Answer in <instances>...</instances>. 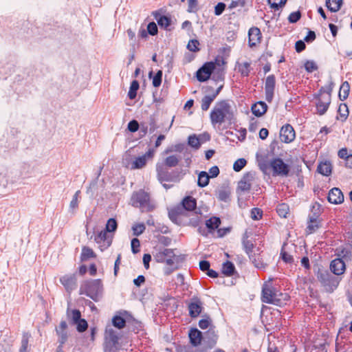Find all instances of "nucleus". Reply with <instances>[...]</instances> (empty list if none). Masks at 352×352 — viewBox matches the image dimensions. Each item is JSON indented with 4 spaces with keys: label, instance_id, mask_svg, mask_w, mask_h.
Segmentation results:
<instances>
[{
    "label": "nucleus",
    "instance_id": "18",
    "mask_svg": "<svg viewBox=\"0 0 352 352\" xmlns=\"http://www.w3.org/2000/svg\"><path fill=\"white\" fill-rule=\"evenodd\" d=\"M65 329H66V322L65 321H61L59 327L56 328V333L59 336V342L60 344L57 347L56 352H64L63 350V344H65L66 341V333H65Z\"/></svg>",
    "mask_w": 352,
    "mask_h": 352
},
{
    "label": "nucleus",
    "instance_id": "3",
    "mask_svg": "<svg viewBox=\"0 0 352 352\" xmlns=\"http://www.w3.org/2000/svg\"><path fill=\"white\" fill-rule=\"evenodd\" d=\"M184 257L181 255H176L171 249H164L155 255L157 262L166 263L167 265L173 267L166 271V274H170L173 270L177 269V264L182 262Z\"/></svg>",
    "mask_w": 352,
    "mask_h": 352
},
{
    "label": "nucleus",
    "instance_id": "52",
    "mask_svg": "<svg viewBox=\"0 0 352 352\" xmlns=\"http://www.w3.org/2000/svg\"><path fill=\"white\" fill-rule=\"evenodd\" d=\"M188 144L193 148H198L200 146L199 140L195 135L190 136Z\"/></svg>",
    "mask_w": 352,
    "mask_h": 352
},
{
    "label": "nucleus",
    "instance_id": "1",
    "mask_svg": "<svg viewBox=\"0 0 352 352\" xmlns=\"http://www.w3.org/2000/svg\"><path fill=\"white\" fill-rule=\"evenodd\" d=\"M210 117L213 125L221 124L226 122L232 123L235 120L234 111L228 100L217 102Z\"/></svg>",
    "mask_w": 352,
    "mask_h": 352
},
{
    "label": "nucleus",
    "instance_id": "24",
    "mask_svg": "<svg viewBox=\"0 0 352 352\" xmlns=\"http://www.w3.org/2000/svg\"><path fill=\"white\" fill-rule=\"evenodd\" d=\"M181 205L184 207L187 212L192 211L196 208L197 206L196 199L191 196H188L183 199Z\"/></svg>",
    "mask_w": 352,
    "mask_h": 352
},
{
    "label": "nucleus",
    "instance_id": "7",
    "mask_svg": "<svg viewBox=\"0 0 352 352\" xmlns=\"http://www.w3.org/2000/svg\"><path fill=\"white\" fill-rule=\"evenodd\" d=\"M270 166L274 171V175L287 176L289 173V166L283 160L276 158L272 160Z\"/></svg>",
    "mask_w": 352,
    "mask_h": 352
},
{
    "label": "nucleus",
    "instance_id": "20",
    "mask_svg": "<svg viewBox=\"0 0 352 352\" xmlns=\"http://www.w3.org/2000/svg\"><path fill=\"white\" fill-rule=\"evenodd\" d=\"M328 201L334 204H339L344 201V195L338 188H332L328 195Z\"/></svg>",
    "mask_w": 352,
    "mask_h": 352
},
{
    "label": "nucleus",
    "instance_id": "22",
    "mask_svg": "<svg viewBox=\"0 0 352 352\" xmlns=\"http://www.w3.org/2000/svg\"><path fill=\"white\" fill-rule=\"evenodd\" d=\"M243 245L247 254H249L250 258L256 267H261L263 264L259 258L256 259L255 255H252V252L254 248V244L249 240H243Z\"/></svg>",
    "mask_w": 352,
    "mask_h": 352
},
{
    "label": "nucleus",
    "instance_id": "26",
    "mask_svg": "<svg viewBox=\"0 0 352 352\" xmlns=\"http://www.w3.org/2000/svg\"><path fill=\"white\" fill-rule=\"evenodd\" d=\"M317 170L320 174L329 176L331 173L332 166L329 162H321L318 165Z\"/></svg>",
    "mask_w": 352,
    "mask_h": 352
},
{
    "label": "nucleus",
    "instance_id": "17",
    "mask_svg": "<svg viewBox=\"0 0 352 352\" xmlns=\"http://www.w3.org/2000/svg\"><path fill=\"white\" fill-rule=\"evenodd\" d=\"M331 272L334 275H342L346 270V265L342 258H336L331 262Z\"/></svg>",
    "mask_w": 352,
    "mask_h": 352
},
{
    "label": "nucleus",
    "instance_id": "50",
    "mask_svg": "<svg viewBox=\"0 0 352 352\" xmlns=\"http://www.w3.org/2000/svg\"><path fill=\"white\" fill-rule=\"evenodd\" d=\"M263 211L258 208H254L251 211V217L254 220H258L261 219Z\"/></svg>",
    "mask_w": 352,
    "mask_h": 352
},
{
    "label": "nucleus",
    "instance_id": "13",
    "mask_svg": "<svg viewBox=\"0 0 352 352\" xmlns=\"http://www.w3.org/2000/svg\"><path fill=\"white\" fill-rule=\"evenodd\" d=\"M255 173L254 172H248L238 184V189L241 191H249L251 189L252 182L254 180Z\"/></svg>",
    "mask_w": 352,
    "mask_h": 352
},
{
    "label": "nucleus",
    "instance_id": "29",
    "mask_svg": "<svg viewBox=\"0 0 352 352\" xmlns=\"http://www.w3.org/2000/svg\"><path fill=\"white\" fill-rule=\"evenodd\" d=\"M210 177L209 176L208 173H206L205 171H201L199 174V177H198V182H197L198 186L200 187L206 186L209 183Z\"/></svg>",
    "mask_w": 352,
    "mask_h": 352
},
{
    "label": "nucleus",
    "instance_id": "54",
    "mask_svg": "<svg viewBox=\"0 0 352 352\" xmlns=\"http://www.w3.org/2000/svg\"><path fill=\"white\" fill-rule=\"evenodd\" d=\"M212 320L209 317H206V318L201 319L199 322V326L202 329H206L210 327L211 324Z\"/></svg>",
    "mask_w": 352,
    "mask_h": 352
},
{
    "label": "nucleus",
    "instance_id": "42",
    "mask_svg": "<svg viewBox=\"0 0 352 352\" xmlns=\"http://www.w3.org/2000/svg\"><path fill=\"white\" fill-rule=\"evenodd\" d=\"M338 113L340 117L345 120L349 115V111L346 104H341L338 108Z\"/></svg>",
    "mask_w": 352,
    "mask_h": 352
},
{
    "label": "nucleus",
    "instance_id": "8",
    "mask_svg": "<svg viewBox=\"0 0 352 352\" xmlns=\"http://www.w3.org/2000/svg\"><path fill=\"white\" fill-rule=\"evenodd\" d=\"M214 69V62H208L205 63L198 71L197 72V80L200 82H204L208 80L212 74V72Z\"/></svg>",
    "mask_w": 352,
    "mask_h": 352
},
{
    "label": "nucleus",
    "instance_id": "4",
    "mask_svg": "<svg viewBox=\"0 0 352 352\" xmlns=\"http://www.w3.org/2000/svg\"><path fill=\"white\" fill-rule=\"evenodd\" d=\"M316 277L327 292H333L340 283V279L325 269L318 268Z\"/></svg>",
    "mask_w": 352,
    "mask_h": 352
},
{
    "label": "nucleus",
    "instance_id": "40",
    "mask_svg": "<svg viewBox=\"0 0 352 352\" xmlns=\"http://www.w3.org/2000/svg\"><path fill=\"white\" fill-rule=\"evenodd\" d=\"M117 222L114 219H109L106 225V230L108 232H114L117 229Z\"/></svg>",
    "mask_w": 352,
    "mask_h": 352
},
{
    "label": "nucleus",
    "instance_id": "51",
    "mask_svg": "<svg viewBox=\"0 0 352 352\" xmlns=\"http://www.w3.org/2000/svg\"><path fill=\"white\" fill-rule=\"evenodd\" d=\"M157 173H158V177L159 179L162 181H168L169 180V176L167 171H165L162 168H157Z\"/></svg>",
    "mask_w": 352,
    "mask_h": 352
},
{
    "label": "nucleus",
    "instance_id": "63",
    "mask_svg": "<svg viewBox=\"0 0 352 352\" xmlns=\"http://www.w3.org/2000/svg\"><path fill=\"white\" fill-rule=\"evenodd\" d=\"M77 280L75 275L67 279V288L73 289L76 287Z\"/></svg>",
    "mask_w": 352,
    "mask_h": 352
},
{
    "label": "nucleus",
    "instance_id": "21",
    "mask_svg": "<svg viewBox=\"0 0 352 352\" xmlns=\"http://www.w3.org/2000/svg\"><path fill=\"white\" fill-rule=\"evenodd\" d=\"M202 303L200 300L196 298L188 305L189 315L192 318H197L202 311Z\"/></svg>",
    "mask_w": 352,
    "mask_h": 352
},
{
    "label": "nucleus",
    "instance_id": "61",
    "mask_svg": "<svg viewBox=\"0 0 352 352\" xmlns=\"http://www.w3.org/2000/svg\"><path fill=\"white\" fill-rule=\"evenodd\" d=\"M226 8V4L219 3L214 8V13L216 15H220Z\"/></svg>",
    "mask_w": 352,
    "mask_h": 352
},
{
    "label": "nucleus",
    "instance_id": "32",
    "mask_svg": "<svg viewBox=\"0 0 352 352\" xmlns=\"http://www.w3.org/2000/svg\"><path fill=\"white\" fill-rule=\"evenodd\" d=\"M96 256L94 252L88 247H84L81 254V261H85L90 258H95Z\"/></svg>",
    "mask_w": 352,
    "mask_h": 352
},
{
    "label": "nucleus",
    "instance_id": "28",
    "mask_svg": "<svg viewBox=\"0 0 352 352\" xmlns=\"http://www.w3.org/2000/svg\"><path fill=\"white\" fill-rule=\"evenodd\" d=\"M350 91V85L348 82H344L342 84L339 91V98L341 100H344L347 98Z\"/></svg>",
    "mask_w": 352,
    "mask_h": 352
},
{
    "label": "nucleus",
    "instance_id": "23",
    "mask_svg": "<svg viewBox=\"0 0 352 352\" xmlns=\"http://www.w3.org/2000/svg\"><path fill=\"white\" fill-rule=\"evenodd\" d=\"M267 109V105L264 102H258L252 107V113L257 117L264 115Z\"/></svg>",
    "mask_w": 352,
    "mask_h": 352
},
{
    "label": "nucleus",
    "instance_id": "31",
    "mask_svg": "<svg viewBox=\"0 0 352 352\" xmlns=\"http://www.w3.org/2000/svg\"><path fill=\"white\" fill-rule=\"evenodd\" d=\"M221 224V220L219 217H213L206 221V225L210 230H214L219 228Z\"/></svg>",
    "mask_w": 352,
    "mask_h": 352
},
{
    "label": "nucleus",
    "instance_id": "14",
    "mask_svg": "<svg viewBox=\"0 0 352 352\" xmlns=\"http://www.w3.org/2000/svg\"><path fill=\"white\" fill-rule=\"evenodd\" d=\"M296 137L294 128L290 124L283 126L280 131V139L285 143L292 142Z\"/></svg>",
    "mask_w": 352,
    "mask_h": 352
},
{
    "label": "nucleus",
    "instance_id": "33",
    "mask_svg": "<svg viewBox=\"0 0 352 352\" xmlns=\"http://www.w3.org/2000/svg\"><path fill=\"white\" fill-rule=\"evenodd\" d=\"M230 195V190L228 188H221L218 190V198L223 201H227Z\"/></svg>",
    "mask_w": 352,
    "mask_h": 352
},
{
    "label": "nucleus",
    "instance_id": "34",
    "mask_svg": "<svg viewBox=\"0 0 352 352\" xmlns=\"http://www.w3.org/2000/svg\"><path fill=\"white\" fill-rule=\"evenodd\" d=\"M214 99V96L209 95L204 96L201 100V109L207 111Z\"/></svg>",
    "mask_w": 352,
    "mask_h": 352
},
{
    "label": "nucleus",
    "instance_id": "53",
    "mask_svg": "<svg viewBox=\"0 0 352 352\" xmlns=\"http://www.w3.org/2000/svg\"><path fill=\"white\" fill-rule=\"evenodd\" d=\"M29 338L27 335H24L21 340V346L20 352H27L28 347Z\"/></svg>",
    "mask_w": 352,
    "mask_h": 352
},
{
    "label": "nucleus",
    "instance_id": "30",
    "mask_svg": "<svg viewBox=\"0 0 352 352\" xmlns=\"http://www.w3.org/2000/svg\"><path fill=\"white\" fill-rule=\"evenodd\" d=\"M180 160V157L174 155L167 157L164 160V163L168 167H175L179 164Z\"/></svg>",
    "mask_w": 352,
    "mask_h": 352
},
{
    "label": "nucleus",
    "instance_id": "41",
    "mask_svg": "<svg viewBox=\"0 0 352 352\" xmlns=\"http://www.w3.org/2000/svg\"><path fill=\"white\" fill-rule=\"evenodd\" d=\"M246 163L245 159H239L234 162L233 168L235 171L239 172L246 165Z\"/></svg>",
    "mask_w": 352,
    "mask_h": 352
},
{
    "label": "nucleus",
    "instance_id": "19",
    "mask_svg": "<svg viewBox=\"0 0 352 352\" xmlns=\"http://www.w3.org/2000/svg\"><path fill=\"white\" fill-rule=\"evenodd\" d=\"M249 45L250 47H255L257 44L261 43V32L259 28L254 27L249 30Z\"/></svg>",
    "mask_w": 352,
    "mask_h": 352
},
{
    "label": "nucleus",
    "instance_id": "49",
    "mask_svg": "<svg viewBox=\"0 0 352 352\" xmlns=\"http://www.w3.org/2000/svg\"><path fill=\"white\" fill-rule=\"evenodd\" d=\"M305 69L308 72H312L318 69V66L313 60H307L305 64Z\"/></svg>",
    "mask_w": 352,
    "mask_h": 352
},
{
    "label": "nucleus",
    "instance_id": "48",
    "mask_svg": "<svg viewBox=\"0 0 352 352\" xmlns=\"http://www.w3.org/2000/svg\"><path fill=\"white\" fill-rule=\"evenodd\" d=\"M162 77V72L159 70L153 79V85L155 87H158L161 85Z\"/></svg>",
    "mask_w": 352,
    "mask_h": 352
},
{
    "label": "nucleus",
    "instance_id": "47",
    "mask_svg": "<svg viewBox=\"0 0 352 352\" xmlns=\"http://www.w3.org/2000/svg\"><path fill=\"white\" fill-rule=\"evenodd\" d=\"M146 227L144 223L136 224L133 227V234L135 236H138L143 233Z\"/></svg>",
    "mask_w": 352,
    "mask_h": 352
},
{
    "label": "nucleus",
    "instance_id": "44",
    "mask_svg": "<svg viewBox=\"0 0 352 352\" xmlns=\"http://www.w3.org/2000/svg\"><path fill=\"white\" fill-rule=\"evenodd\" d=\"M157 23L160 26L167 28L170 25V19L166 16H162L157 20Z\"/></svg>",
    "mask_w": 352,
    "mask_h": 352
},
{
    "label": "nucleus",
    "instance_id": "37",
    "mask_svg": "<svg viewBox=\"0 0 352 352\" xmlns=\"http://www.w3.org/2000/svg\"><path fill=\"white\" fill-rule=\"evenodd\" d=\"M113 325L119 329H123L126 325V320L119 316H116L112 319Z\"/></svg>",
    "mask_w": 352,
    "mask_h": 352
},
{
    "label": "nucleus",
    "instance_id": "39",
    "mask_svg": "<svg viewBox=\"0 0 352 352\" xmlns=\"http://www.w3.org/2000/svg\"><path fill=\"white\" fill-rule=\"evenodd\" d=\"M287 0H268L271 7L274 9H278L285 6Z\"/></svg>",
    "mask_w": 352,
    "mask_h": 352
},
{
    "label": "nucleus",
    "instance_id": "12",
    "mask_svg": "<svg viewBox=\"0 0 352 352\" xmlns=\"http://www.w3.org/2000/svg\"><path fill=\"white\" fill-rule=\"evenodd\" d=\"M105 346L117 347L119 337L116 331L111 327H107L104 333Z\"/></svg>",
    "mask_w": 352,
    "mask_h": 352
},
{
    "label": "nucleus",
    "instance_id": "9",
    "mask_svg": "<svg viewBox=\"0 0 352 352\" xmlns=\"http://www.w3.org/2000/svg\"><path fill=\"white\" fill-rule=\"evenodd\" d=\"M187 215L188 212L181 204L173 207L168 211V216L170 219L176 223H180L182 218L183 217H186Z\"/></svg>",
    "mask_w": 352,
    "mask_h": 352
},
{
    "label": "nucleus",
    "instance_id": "16",
    "mask_svg": "<svg viewBox=\"0 0 352 352\" xmlns=\"http://www.w3.org/2000/svg\"><path fill=\"white\" fill-rule=\"evenodd\" d=\"M276 85V78L274 75H270L267 77L265 89V98L267 102H272L274 96V92Z\"/></svg>",
    "mask_w": 352,
    "mask_h": 352
},
{
    "label": "nucleus",
    "instance_id": "15",
    "mask_svg": "<svg viewBox=\"0 0 352 352\" xmlns=\"http://www.w3.org/2000/svg\"><path fill=\"white\" fill-rule=\"evenodd\" d=\"M155 153L154 149H149L144 155L135 158L132 164V168L140 169L144 167L148 160H151Z\"/></svg>",
    "mask_w": 352,
    "mask_h": 352
},
{
    "label": "nucleus",
    "instance_id": "11",
    "mask_svg": "<svg viewBox=\"0 0 352 352\" xmlns=\"http://www.w3.org/2000/svg\"><path fill=\"white\" fill-rule=\"evenodd\" d=\"M101 284V280H87L83 282L81 285L80 289L82 293L86 294L87 296H91V294L96 292L100 287Z\"/></svg>",
    "mask_w": 352,
    "mask_h": 352
},
{
    "label": "nucleus",
    "instance_id": "46",
    "mask_svg": "<svg viewBox=\"0 0 352 352\" xmlns=\"http://www.w3.org/2000/svg\"><path fill=\"white\" fill-rule=\"evenodd\" d=\"M288 210V206L285 204H280L277 207V212L280 217H286Z\"/></svg>",
    "mask_w": 352,
    "mask_h": 352
},
{
    "label": "nucleus",
    "instance_id": "6",
    "mask_svg": "<svg viewBox=\"0 0 352 352\" xmlns=\"http://www.w3.org/2000/svg\"><path fill=\"white\" fill-rule=\"evenodd\" d=\"M70 324L76 326V330L82 333L88 328L87 322L81 318V313L78 309H73L71 313Z\"/></svg>",
    "mask_w": 352,
    "mask_h": 352
},
{
    "label": "nucleus",
    "instance_id": "55",
    "mask_svg": "<svg viewBox=\"0 0 352 352\" xmlns=\"http://www.w3.org/2000/svg\"><path fill=\"white\" fill-rule=\"evenodd\" d=\"M140 245V242L138 239L134 238V239H132V241H131V249H132V252L134 254H136V253L140 252V249H139Z\"/></svg>",
    "mask_w": 352,
    "mask_h": 352
},
{
    "label": "nucleus",
    "instance_id": "60",
    "mask_svg": "<svg viewBox=\"0 0 352 352\" xmlns=\"http://www.w3.org/2000/svg\"><path fill=\"white\" fill-rule=\"evenodd\" d=\"M138 129L139 124L136 120H132L128 124V129L131 132H135Z\"/></svg>",
    "mask_w": 352,
    "mask_h": 352
},
{
    "label": "nucleus",
    "instance_id": "57",
    "mask_svg": "<svg viewBox=\"0 0 352 352\" xmlns=\"http://www.w3.org/2000/svg\"><path fill=\"white\" fill-rule=\"evenodd\" d=\"M301 17V13L300 11L294 12L290 14L289 16V21L290 23L297 22Z\"/></svg>",
    "mask_w": 352,
    "mask_h": 352
},
{
    "label": "nucleus",
    "instance_id": "38",
    "mask_svg": "<svg viewBox=\"0 0 352 352\" xmlns=\"http://www.w3.org/2000/svg\"><path fill=\"white\" fill-rule=\"evenodd\" d=\"M199 42L197 40L192 39L188 42L187 48L190 52H197L200 50L199 47Z\"/></svg>",
    "mask_w": 352,
    "mask_h": 352
},
{
    "label": "nucleus",
    "instance_id": "36",
    "mask_svg": "<svg viewBox=\"0 0 352 352\" xmlns=\"http://www.w3.org/2000/svg\"><path fill=\"white\" fill-rule=\"evenodd\" d=\"M139 82L138 80L132 81L130 87V89L128 94L129 98L130 99H134L137 95V91L139 89Z\"/></svg>",
    "mask_w": 352,
    "mask_h": 352
},
{
    "label": "nucleus",
    "instance_id": "25",
    "mask_svg": "<svg viewBox=\"0 0 352 352\" xmlns=\"http://www.w3.org/2000/svg\"><path fill=\"white\" fill-rule=\"evenodd\" d=\"M189 338L190 340V342L194 346H197L201 342L202 333L200 331H199L197 329H192L189 333Z\"/></svg>",
    "mask_w": 352,
    "mask_h": 352
},
{
    "label": "nucleus",
    "instance_id": "5",
    "mask_svg": "<svg viewBox=\"0 0 352 352\" xmlns=\"http://www.w3.org/2000/svg\"><path fill=\"white\" fill-rule=\"evenodd\" d=\"M131 201L133 206L139 208L142 212H151L155 208L149 194L143 190L134 192L131 197Z\"/></svg>",
    "mask_w": 352,
    "mask_h": 352
},
{
    "label": "nucleus",
    "instance_id": "64",
    "mask_svg": "<svg viewBox=\"0 0 352 352\" xmlns=\"http://www.w3.org/2000/svg\"><path fill=\"white\" fill-rule=\"evenodd\" d=\"M281 256H282L283 260L285 263H291L293 262V257L291 255H289L288 253H287L286 252L282 251Z\"/></svg>",
    "mask_w": 352,
    "mask_h": 352
},
{
    "label": "nucleus",
    "instance_id": "2",
    "mask_svg": "<svg viewBox=\"0 0 352 352\" xmlns=\"http://www.w3.org/2000/svg\"><path fill=\"white\" fill-rule=\"evenodd\" d=\"M289 296L286 294L279 293L272 285V280L265 282L262 287V302L281 306L287 300Z\"/></svg>",
    "mask_w": 352,
    "mask_h": 352
},
{
    "label": "nucleus",
    "instance_id": "27",
    "mask_svg": "<svg viewBox=\"0 0 352 352\" xmlns=\"http://www.w3.org/2000/svg\"><path fill=\"white\" fill-rule=\"evenodd\" d=\"M342 5V0H327L326 6L331 12L338 11Z\"/></svg>",
    "mask_w": 352,
    "mask_h": 352
},
{
    "label": "nucleus",
    "instance_id": "35",
    "mask_svg": "<svg viewBox=\"0 0 352 352\" xmlns=\"http://www.w3.org/2000/svg\"><path fill=\"white\" fill-rule=\"evenodd\" d=\"M234 265L231 262L227 261L223 265L222 272L226 276H231L234 274Z\"/></svg>",
    "mask_w": 352,
    "mask_h": 352
},
{
    "label": "nucleus",
    "instance_id": "45",
    "mask_svg": "<svg viewBox=\"0 0 352 352\" xmlns=\"http://www.w3.org/2000/svg\"><path fill=\"white\" fill-rule=\"evenodd\" d=\"M250 63H243L239 65V71L243 76H248L250 73Z\"/></svg>",
    "mask_w": 352,
    "mask_h": 352
},
{
    "label": "nucleus",
    "instance_id": "58",
    "mask_svg": "<svg viewBox=\"0 0 352 352\" xmlns=\"http://www.w3.org/2000/svg\"><path fill=\"white\" fill-rule=\"evenodd\" d=\"M148 32L151 35H155L157 33V27L154 22L148 23L147 26Z\"/></svg>",
    "mask_w": 352,
    "mask_h": 352
},
{
    "label": "nucleus",
    "instance_id": "10",
    "mask_svg": "<svg viewBox=\"0 0 352 352\" xmlns=\"http://www.w3.org/2000/svg\"><path fill=\"white\" fill-rule=\"evenodd\" d=\"M330 103L331 94L329 93L321 94L316 103L317 113L323 115L327 111Z\"/></svg>",
    "mask_w": 352,
    "mask_h": 352
},
{
    "label": "nucleus",
    "instance_id": "43",
    "mask_svg": "<svg viewBox=\"0 0 352 352\" xmlns=\"http://www.w3.org/2000/svg\"><path fill=\"white\" fill-rule=\"evenodd\" d=\"M319 227L318 223L316 221V219H311L309 225L307 226V232L309 234H311L316 231V229H318Z\"/></svg>",
    "mask_w": 352,
    "mask_h": 352
},
{
    "label": "nucleus",
    "instance_id": "59",
    "mask_svg": "<svg viewBox=\"0 0 352 352\" xmlns=\"http://www.w3.org/2000/svg\"><path fill=\"white\" fill-rule=\"evenodd\" d=\"M207 334L212 336L210 340L208 341V346L212 348L217 343V336L214 333V331H209Z\"/></svg>",
    "mask_w": 352,
    "mask_h": 352
},
{
    "label": "nucleus",
    "instance_id": "62",
    "mask_svg": "<svg viewBox=\"0 0 352 352\" xmlns=\"http://www.w3.org/2000/svg\"><path fill=\"white\" fill-rule=\"evenodd\" d=\"M80 193V192L79 190L75 193V195L73 197V199L72 200V201L70 203L71 208L75 209L78 207V199Z\"/></svg>",
    "mask_w": 352,
    "mask_h": 352
},
{
    "label": "nucleus",
    "instance_id": "56",
    "mask_svg": "<svg viewBox=\"0 0 352 352\" xmlns=\"http://www.w3.org/2000/svg\"><path fill=\"white\" fill-rule=\"evenodd\" d=\"M198 1L197 0H188V12H195L197 10Z\"/></svg>",
    "mask_w": 352,
    "mask_h": 352
}]
</instances>
